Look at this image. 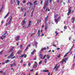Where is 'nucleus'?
Here are the masks:
<instances>
[{"instance_id": "obj_7", "label": "nucleus", "mask_w": 75, "mask_h": 75, "mask_svg": "<svg viewBox=\"0 0 75 75\" xmlns=\"http://www.w3.org/2000/svg\"><path fill=\"white\" fill-rule=\"evenodd\" d=\"M32 22L31 21H30L29 22V24L28 25V26L27 27V28H28L30 27V25H31V23Z\"/></svg>"}, {"instance_id": "obj_1", "label": "nucleus", "mask_w": 75, "mask_h": 75, "mask_svg": "<svg viewBox=\"0 0 75 75\" xmlns=\"http://www.w3.org/2000/svg\"><path fill=\"white\" fill-rule=\"evenodd\" d=\"M14 56V54H13V52H12L11 54L8 57V59H10V58H11V57H12Z\"/></svg>"}, {"instance_id": "obj_12", "label": "nucleus", "mask_w": 75, "mask_h": 75, "mask_svg": "<svg viewBox=\"0 0 75 75\" xmlns=\"http://www.w3.org/2000/svg\"><path fill=\"white\" fill-rule=\"evenodd\" d=\"M23 24H22V25H24L25 24H26L25 21V20L24 21H22Z\"/></svg>"}, {"instance_id": "obj_41", "label": "nucleus", "mask_w": 75, "mask_h": 75, "mask_svg": "<svg viewBox=\"0 0 75 75\" xmlns=\"http://www.w3.org/2000/svg\"><path fill=\"white\" fill-rule=\"evenodd\" d=\"M47 59H45V63H47Z\"/></svg>"}, {"instance_id": "obj_52", "label": "nucleus", "mask_w": 75, "mask_h": 75, "mask_svg": "<svg viewBox=\"0 0 75 75\" xmlns=\"http://www.w3.org/2000/svg\"><path fill=\"white\" fill-rule=\"evenodd\" d=\"M61 3H60V4H62V2H63V1H62V0L61 1H60Z\"/></svg>"}, {"instance_id": "obj_50", "label": "nucleus", "mask_w": 75, "mask_h": 75, "mask_svg": "<svg viewBox=\"0 0 75 75\" xmlns=\"http://www.w3.org/2000/svg\"><path fill=\"white\" fill-rule=\"evenodd\" d=\"M59 0H57V3H59Z\"/></svg>"}, {"instance_id": "obj_11", "label": "nucleus", "mask_w": 75, "mask_h": 75, "mask_svg": "<svg viewBox=\"0 0 75 75\" xmlns=\"http://www.w3.org/2000/svg\"><path fill=\"white\" fill-rule=\"evenodd\" d=\"M68 58H65L64 60V59H63V61H64V62L66 63L67 62L66 61H68Z\"/></svg>"}, {"instance_id": "obj_6", "label": "nucleus", "mask_w": 75, "mask_h": 75, "mask_svg": "<svg viewBox=\"0 0 75 75\" xmlns=\"http://www.w3.org/2000/svg\"><path fill=\"white\" fill-rule=\"evenodd\" d=\"M34 62L35 64L34 65H33V67L35 68H36V67H37V62Z\"/></svg>"}, {"instance_id": "obj_32", "label": "nucleus", "mask_w": 75, "mask_h": 75, "mask_svg": "<svg viewBox=\"0 0 75 75\" xmlns=\"http://www.w3.org/2000/svg\"><path fill=\"white\" fill-rule=\"evenodd\" d=\"M13 49H11L10 50V52H13Z\"/></svg>"}, {"instance_id": "obj_24", "label": "nucleus", "mask_w": 75, "mask_h": 75, "mask_svg": "<svg viewBox=\"0 0 75 75\" xmlns=\"http://www.w3.org/2000/svg\"><path fill=\"white\" fill-rule=\"evenodd\" d=\"M64 61H63V60L62 61H61L60 64H64Z\"/></svg>"}, {"instance_id": "obj_34", "label": "nucleus", "mask_w": 75, "mask_h": 75, "mask_svg": "<svg viewBox=\"0 0 75 75\" xmlns=\"http://www.w3.org/2000/svg\"><path fill=\"white\" fill-rule=\"evenodd\" d=\"M22 47H23V45H20V47L21 49H22Z\"/></svg>"}, {"instance_id": "obj_5", "label": "nucleus", "mask_w": 75, "mask_h": 75, "mask_svg": "<svg viewBox=\"0 0 75 75\" xmlns=\"http://www.w3.org/2000/svg\"><path fill=\"white\" fill-rule=\"evenodd\" d=\"M48 16H47L46 18H45V23H46V24H48V23H47V20H48Z\"/></svg>"}, {"instance_id": "obj_39", "label": "nucleus", "mask_w": 75, "mask_h": 75, "mask_svg": "<svg viewBox=\"0 0 75 75\" xmlns=\"http://www.w3.org/2000/svg\"><path fill=\"white\" fill-rule=\"evenodd\" d=\"M45 57H46V55H45L44 56L43 59H45Z\"/></svg>"}, {"instance_id": "obj_31", "label": "nucleus", "mask_w": 75, "mask_h": 75, "mask_svg": "<svg viewBox=\"0 0 75 75\" xmlns=\"http://www.w3.org/2000/svg\"><path fill=\"white\" fill-rule=\"evenodd\" d=\"M24 55H25L24 54L22 55L21 56H20V58H23Z\"/></svg>"}, {"instance_id": "obj_53", "label": "nucleus", "mask_w": 75, "mask_h": 75, "mask_svg": "<svg viewBox=\"0 0 75 75\" xmlns=\"http://www.w3.org/2000/svg\"><path fill=\"white\" fill-rule=\"evenodd\" d=\"M47 10H48V8H46L45 10V11L46 12H47Z\"/></svg>"}, {"instance_id": "obj_9", "label": "nucleus", "mask_w": 75, "mask_h": 75, "mask_svg": "<svg viewBox=\"0 0 75 75\" xmlns=\"http://www.w3.org/2000/svg\"><path fill=\"white\" fill-rule=\"evenodd\" d=\"M71 8H72L71 7L70 8H69L68 11V13H71Z\"/></svg>"}, {"instance_id": "obj_35", "label": "nucleus", "mask_w": 75, "mask_h": 75, "mask_svg": "<svg viewBox=\"0 0 75 75\" xmlns=\"http://www.w3.org/2000/svg\"><path fill=\"white\" fill-rule=\"evenodd\" d=\"M53 47H57V46L55 44H53Z\"/></svg>"}, {"instance_id": "obj_18", "label": "nucleus", "mask_w": 75, "mask_h": 75, "mask_svg": "<svg viewBox=\"0 0 75 75\" xmlns=\"http://www.w3.org/2000/svg\"><path fill=\"white\" fill-rule=\"evenodd\" d=\"M34 10L33 9V11L31 12V16L30 17H33V12H34Z\"/></svg>"}, {"instance_id": "obj_59", "label": "nucleus", "mask_w": 75, "mask_h": 75, "mask_svg": "<svg viewBox=\"0 0 75 75\" xmlns=\"http://www.w3.org/2000/svg\"><path fill=\"white\" fill-rule=\"evenodd\" d=\"M67 54H65L64 56V57H67Z\"/></svg>"}, {"instance_id": "obj_23", "label": "nucleus", "mask_w": 75, "mask_h": 75, "mask_svg": "<svg viewBox=\"0 0 75 75\" xmlns=\"http://www.w3.org/2000/svg\"><path fill=\"white\" fill-rule=\"evenodd\" d=\"M72 20H73L72 22V23H74V22H75V18L73 17L72 18Z\"/></svg>"}, {"instance_id": "obj_38", "label": "nucleus", "mask_w": 75, "mask_h": 75, "mask_svg": "<svg viewBox=\"0 0 75 75\" xmlns=\"http://www.w3.org/2000/svg\"><path fill=\"white\" fill-rule=\"evenodd\" d=\"M42 62V60H41L39 62V64H41V63Z\"/></svg>"}, {"instance_id": "obj_27", "label": "nucleus", "mask_w": 75, "mask_h": 75, "mask_svg": "<svg viewBox=\"0 0 75 75\" xmlns=\"http://www.w3.org/2000/svg\"><path fill=\"white\" fill-rule=\"evenodd\" d=\"M28 66L29 67H30V66H31V63L30 62H29L28 63Z\"/></svg>"}, {"instance_id": "obj_61", "label": "nucleus", "mask_w": 75, "mask_h": 75, "mask_svg": "<svg viewBox=\"0 0 75 75\" xmlns=\"http://www.w3.org/2000/svg\"><path fill=\"white\" fill-rule=\"evenodd\" d=\"M57 50H59V49H60V48H57Z\"/></svg>"}, {"instance_id": "obj_21", "label": "nucleus", "mask_w": 75, "mask_h": 75, "mask_svg": "<svg viewBox=\"0 0 75 75\" xmlns=\"http://www.w3.org/2000/svg\"><path fill=\"white\" fill-rule=\"evenodd\" d=\"M34 58H33V59L34 60H37V57L35 56H34Z\"/></svg>"}, {"instance_id": "obj_33", "label": "nucleus", "mask_w": 75, "mask_h": 75, "mask_svg": "<svg viewBox=\"0 0 75 75\" xmlns=\"http://www.w3.org/2000/svg\"><path fill=\"white\" fill-rule=\"evenodd\" d=\"M55 33L56 34V35L55 36H57V35H58V32H57V31H56L55 32Z\"/></svg>"}, {"instance_id": "obj_26", "label": "nucleus", "mask_w": 75, "mask_h": 75, "mask_svg": "<svg viewBox=\"0 0 75 75\" xmlns=\"http://www.w3.org/2000/svg\"><path fill=\"white\" fill-rule=\"evenodd\" d=\"M8 62H9V60L8 59L5 61V63L7 64V63H8Z\"/></svg>"}, {"instance_id": "obj_36", "label": "nucleus", "mask_w": 75, "mask_h": 75, "mask_svg": "<svg viewBox=\"0 0 75 75\" xmlns=\"http://www.w3.org/2000/svg\"><path fill=\"white\" fill-rule=\"evenodd\" d=\"M24 58H25L27 57V55L25 54H24Z\"/></svg>"}, {"instance_id": "obj_42", "label": "nucleus", "mask_w": 75, "mask_h": 75, "mask_svg": "<svg viewBox=\"0 0 75 75\" xmlns=\"http://www.w3.org/2000/svg\"><path fill=\"white\" fill-rule=\"evenodd\" d=\"M16 57V56H14L13 57H12V58H11V59H14V58H15Z\"/></svg>"}, {"instance_id": "obj_13", "label": "nucleus", "mask_w": 75, "mask_h": 75, "mask_svg": "<svg viewBox=\"0 0 75 75\" xmlns=\"http://www.w3.org/2000/svg\"><path fill=\"white\" fill-rule=\"evenodd\" d=\"M16 1L18 2V6H20V1H19V0H17Z\"/></svg>"}, {"instance_id": "obj_22", "label": "nucleus", "mask_w": 75, "mask_h": 75, "mask_svg": "<svg viewBox=\"0 0 75 75\" xmlns=\"http://www.w3.org/2000/svg\"><path fill=\"white\" fill-rule=\"evenodd\" d=\"M47 49L46 47H44V48H42V49L41 50V51H43L44 50H45Z\"/></svg>"}, {"instance_id": "obj_16", "label": "nucleus", "mask_w": 75, "mask_h": 75, "mask_svg": "<svg viewBox=\"0 0 75 75\" xmlns=\"http://www.w3.org/2000/svg\"><path fill=\"white\" fill-rule=\"evenodd\" d=\"M9 12L8 13L6 14V15L4 17V18H6V17H7V16H8V14H9Z\"/></svg>"}, {"instance_id": "obj_2", "label": "nucleus", "mask_w": 75, "mask_h": 75, "mask_svg": "<svg viewBox=\"0 0 75 75\" xmlns=\"http://www.w3.org/2000/svg\"><path fill=\"white\" fill-rule=\"evenodd\" d=\"M11 66V67H13V66H16L17 64H16V63H13V64H10Z\"/></svg>"}, {"instance_id": "obj_62", "label": "nucleus", "mask_w": 75, "mask_h": 75, "mask_svg": "<svg viewBox=\"0 0 75 75\" xmlns=\"http://www.w3.org/2000/svg\"><path fill=\"white\" fill-rule=\"evenodd\" d=\"M61 57V56H60V55L57 56V57L58 58H59V57Z\"/></svg>"}, {"instance_id": "obj_4", "label": "nucleus", "mask_w": 75, "mask_h": 75, "mask_svg": "<svg viewBox=\"0 0 75 75\" xmlns=\"http://www.w3.org/2000/svg\"><path fill=\"white\" fill-rule=\"evenodd\" d=\"M48 1L47 0L46 1H45V6H47L48 5Z\"/></svg>"}, {"instance_id": "obj_57", "label": "nucleus", "mask_w": 75, "mask_h": 75, "mask_svg": "<svg viewBox=\"0 0 75 75\" xmlns=\"http://www.w3.org/2000/svg\"><path fill=\"white\" fill-rule=\"evenodd\" d=\"M26 15V13H25L24 14L23 16H24V17H25Z\"/></svg>"}, {"instance_id": "obj_20", "label": "nucleus", "mask_w": 75, "mask_h": 75, "mask_svg": "<svg viewBox=\"0 0 75 75\" xmlns=\"http://www.w3.org/2000/svg\"><path fill=\"white\" fill-rule=\"evenodd\" d=\"M43 72H49V71H48V70H43Z\"/></svg>"}, {"instance_id": "obj_28", "label": "nucleus", "mask_w": 75, "mask_h": 75, "mask_svg": "<svg viewBox=\"0 0 75 75\" xmlns=\"http://www.w3.org/2000/svg\"><path fill=\"white\" fill-rule=\"evenodd\" d=\"M64 28L65 30H67V26H65L64 27Z\"/></svg>"}, {"instance_id": "obj_40", "label": "nucleus", "mask_w": 75, "mask_h": 75, "mask_svg": "<svg viewBox=\"0 0 75 75\" xmlns=\"http://www.w3.org/2000/svg\"><path fill=\"white\" fill-rule=\"evenodd\" d=\"M40 23V22H38L37 23V24H36V25H38V24H39Z\"/></svg>"}, {"instance_id": "obj_29", "label": "nucleus", "mask_w": 75, "mask_h": 75, "mask_svg": "<svg viewBox=\"0 0 75 75\" xmlns=\"http://www.w3.org/2000/svg\"><path fill=\"white\" fill-rule=\"evenodd\" d=\"M47 58L48 59H50V56H49V55H47Z\"/></svg>"}, {"instance_id": "obj_55", "label": "nucleus", "mask_w": 75, "mask_h": 75, "mask_svg": "<svg viewBox=\"0 0 75 75\" xmlns=\"http://www.w3.org/2000/svg\"><path fill=\"white\" fill-rule=\"evenodd\" d=\"M42 3H43V1H42V0L41 1V2L40 3V4H42Z\"/></svg>"}, {"instance_id": "obj_37", "label": "nucleus", "mask_w": 75, "mask_h": 75, "mask_svg": "<svg viewBox=\"0 0 75 75\" xmlns=\"http://www.w3.org/2000/svg\"><path fill=\"white\" fill-rule=\"evenodd\" d=\"M26 65H27V64H25L23 65V66L24 67H25Z\"/></svg>"}, {"instance_id": "obj_60", "label": "nucleus", "mask_w": 75, "mask_h": 75, "mask_svg": "<svg viewBox=\"0 0 75 75\" xmlns=\"http://www.w3.org/2000/svg\"><path fill=\"white\" fill-rule=\"evenodd\" d=\"M30 6L33 5V4H32V3L30 2Z\"/></svg>"}, {"instance_id": "obj_45", "label": "nucleus", "mask_w": 75, "mask_h": 75, "mask_svg": "<svg viewBox=\"0 0 75 75\" xmlns=\"http://www.w3.org/2000/svg\"><path fill=\"white\" fill-rule=\"evenodd\" d=\"M57 65H56L54 67V68L53 69H55V68H56V67H57Z\"/></svg>"}, {"instance_id": "obj_48", "label": "nucleus", "mask_w": 75, "mask_h": 75, "mask_svg": "<svg viewBox=\"0 0 75 75\" xmlns=\"http://www.w3.org/2000/svg\"><path fill=\"white\" fill-rule=\"evenodd\" d=\"M23 60H22L20 62V63H23Z\"/></svg>"}, {"instance_id": "obj_63", "label": "nucleus", "mask_w": 75, "mask_h": 75, "mask_svg": "<svg viewBox=\"0 0 75 75\" xmlns=\"http://www.w3.org/2000/svg\"><path fill=\"white\" fill-rule=\"evenodd\" d=\"M69 14H70V13H68V12L67 14V16H69Z\"/></svg>"}, {"instance_id": "obj_47", "label": "nucleus", "mask_w": 75, "mask_h": 75, "mask_svg": "<svg viewBox=\"0 0 75 75\" xmlns=\"http://www.w3.org/2000/svg\"><path fill=\"white\" fill-rule=\"evenodd\" d=\"M23 3H25V0L23 1Z\"/></svg>"}, {"instance_id": "obj_51", "label": "nucleus", "mask_w": 75, "mask_h": 75, "mask_svg": "<svg viewBox=\"0 0 75 75\" xmlns=\"http://www.w3.org/2000/svg\"><path fill=\"white\" fill-rule=\"evenodd\" d=\"M30 45H31V44H29V45H28V47H30Z\"/></svg>"}, {"instance_id": "obj_54", "label": "nucleus", "mask_w": 75, "mask_h": 75, "mask_svg": "<svg viewBox=\"0 0 75 75\" xmlns=\"http://www.w3.org/2000/svg\"><path fill=\"white\" fill-rule=\"evenodd\" d=\"M33 71H34V69H31V70H30V71L31 72H33Z\"/></svg>"}, {"instance_id": "obj_49", "label": "nucleus", "mask_w": 75, "mask_h": 75, "mask_svg": "<svg viewBox=\"0 0 75 75\" xmlns=\"http://www.w3.org/2000/svg\"><path fill=\"white\" fill-rule=\"evenodd\" d=\"M40 30H38V34H40Z\"/></svg>"}, {"instance_id": "obj_58", "label": "nucleus", "mask_w": 75, "mask_h": 75, "mask_svg": "<svg viewBox=\"0 0 75 75\" xmlns=\"http://www.w3.org/2000/svg\"><path fill=\"white\" fill-rule=\"evenodd\" d=\"M27 49H28V46L25 49V50H27Z\"/></svg>"}, {"instance_id": "obj_43", "label": "nucleus", "mask_w": 75, "mask_h": 75, "mask_svg": "<svg viewBox=\"0 0 75 75\" xmlns=\"http://www.w3.org/2000/svg\"><path fill=\"white\" fill-rule=\"evenodd\" d=\"M23 27L24 28H26V25L25 26H23Z\"/></svg>"}, {"instance_id": "obj_44", "label": "nucleus", "mask_w": 75, "mask_h": 75, "mask_svg": "<svg viewBox=\"0 0 75 75\" xmlns=\"http://www.w3.org/2000/svg\"><path fill=\"white\" fill-rule=\"evenodd\" d=\"M47 28H48V27L47 26H46L45 28V30H47Z\"/></svg>"}, {"instance_id": "obj_10", "label": "nucleus", "mask_w": 75, "mask_h": 75, "mask_svg": "<svg viewBox=\"0 0 75 75\" xmlns=\"http://www.w3.org/2000/svg\"><path fill=\"white\" fill-rule=\"evenodd\" d=\"M34 6H37V5H38V3H37V1H35L34 2Z\"/></svg>"}, {"instance_id": "obj_56", "label": "nucleus", "mask_w": 75, "mask_h": 75, "mask_svg": "<svg viewBox=\"0 0 75 75\" xmlns=\"http://www.w3.org/2000/svg\"><path fill=\"white\" fill-rule=\"evenodd\" d=\"M3 53V51H1L0 52V54H1Z\"/></svg>"}, {"instance_id": "obj_8", "label": "nucleus", "mask_w": 75, "mask_h": 75, "mask_svg": "<svg viewBox=\"0 0 75 75\" xmlns=\"http://www.w3.org/2000/svg\"><path fill=\"white\" fill-rule=\"evenodd\" d=\"M37 42H36L35 43L33 44V46H34H34H35V47L37 48Z\"/></svg>"}, {"instance_id": "obj_17", "label": "nucleus", "mask_w": 75, "mask_h": 75, "mask_svg": "<svg viewBox=\"0 0 75 75\" xmlns=\"http://www.w3.org/2000/svg\"><path fill=\"white\" fill-rule=\"evenodd\" d=\"M20 40V36H18L16 38V41H18V40Z\"/></svg>"}, {"instance_id": "obj_3", "label": "nucleus", "mask_w": 75, "mask_h": 75, "mask_svg": "<svg viewBox=\"0 0 75 75\" xmlns=\"http://www.w3.org/2000/svg\"><path fill=\"white\" fill-rule=\"evenodd\" d=\"M12 19V18L11 17L10 20V21L9 22V23L8 24L6 23V26H7L8 25H9V24H11V20Z\"/></svg>"}, {"instance_id": "obj_14", "label": "nucleus", "mask_w": 75, "mask_h": 75, "mask_svg": "<svg viewBox=\"0 0 75 75\" xmlns=\"http://www.w3.org/2000/svg\"><path fill=\"white\" fill-rule=\"evenodd\" d=\"M39 56L41 59H43L42 57H43V56L41 54H39Z\"/></svg>"}, {"instance_id": "obj_15", "label": "nucleus", "mask_w": 75, "mask_h": 75, "mask_svg": "<svg viewBox=\"0 0 75 75\" xmlns=\"http://www.w3.org/2000/svg\"><path fill=\"white\" fill-rule=\"evenodd\" d=\"M35 51H33L31 53V54L32 55H34V53H35Z\"/></svg>"}, {"instance_id": "obj_30", "label": "nucleus", "mask_w": 75, "mask_h": 75, "mask_svg": "<svg viewBox=\"0 0 75 75\" xmlns=\"http://www.w3.org/2000/svg\"><path fill=\"white\" fill-rule=\"evenodd\" d=\"M46 7H47V6L44 5L43 8V9H45L46 8Z\"/></svg>"}, {"instance_id": "obj_46", "label": "nucleus", "mask_w": 75, "mask_h": 75, "mask_svg": "<svg viewBox=\"0 0 75 75\" xmlns=\"http://www.w3.org/2000/svg\"><path fill=\"white\" fill-rule=\"evenodd\" d=\"M6 33H7V31H6L5 33L3 34V35H6Z\"/></svg>"}, {"instance_id": "obj_25", "label": "nucleus", "mask_w": 75, "mask_h": 75, "mask_svg": "<svg viewBox=\"0 0 75 75\" xmlns=\"http://www.w3.org/2000/svg\"><path fill=\"white\" fill-rule=\"evenodd\" d=\"M22 52L21 51H19L17 52V54H21V53Z\"/></svg>"}, {"instance_id": "obj_19", "label": "nucleus", "mask_w": 75, "mask_h": 75, "mask_svg": "<svg viewBox=\"0 0 75 75\" xmlns=\"http://www.w3.org/2000/svg\"><path fill=\"white\" fill-rule=\"evenodd\" d=\"M59 19V18H57V19H55V22H57V24L58 23V19Z\"/></svg>"}, {"instance_id": "obj_64", "label": "nucleus", "mask_w": 75, "mask_h": 75, "mask_svg": "<svg viewBox=\"0 0 75 75\" xmlns=\"http://www.w3.org/2000/svg\"><path fill=\"white\" fill-rule=\"evenodd\" d=\"M35 75H38V73H36Z\"/></svg>"}]
</instances>
